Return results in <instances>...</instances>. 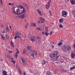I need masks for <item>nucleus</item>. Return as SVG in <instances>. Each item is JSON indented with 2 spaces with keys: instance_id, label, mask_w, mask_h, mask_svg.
I'll list each match as a JSON object with an SVG mask.
<instances>
[{
  "instance_id": "33",
  "label": "nucleus",
  "mask_w": 75,
  "mask_h": 75,
  "mask_svg": "<svg viewBox=\"0 0 75 75\" xmlns=\"http://www.w3.org/2000/svg\"><path fill=\"white\" fill-rule=\"evenodd\" d=\"M19 74H20L21 75L23 74V73L20 70H19Z\"/></svg>"
},
{
  "instance_id": "34",
  "label": "nucleus",
  "mask_w": 75,
  "mask_h": 75,
  "mask_svg": "<svg viewBox=\"0 0 75 75\" xmlns=\"http://www.w3.org/2000/svg\"><path fill=\"white\" fill-rule=\"evenodd\" d=\"M11 62H13V64H15V62L13 61V59L12 58H11Z\"/></svg>"
},
{
  "instance_id": "26",
  "label": "nucleus",
  "mask_w": 75,
  "mask_h": 75,
  "mask_svg": "<svg viewBox=\"0 0 75 75\" xmlns=\"http://www.w3.org/2000/svg\"><path fill=\"white\" fill-rule=\"evenodd\" d=\"M33 51H34V50H30L29 52V54H32V53H33Z\"/></svg>"
},
{
  "instance_id": "16",
  "label": "nucleus",
  "mask_w": 75,
  "mask_h": 75,
  "mask_svg": "<svg viewBox=\"0 0 75 75\" xmlns=\"http://www.w3.org/2000/svg\"><path fill=\"white\" fill-rule=\"evenodd\" d=\"M2 75H7V72L5 70H4L2 72Z\"/></svg>"
},
{
  "instance_id": "38",
  "label": "nucleus",
  "mask_w": 75,
  "mask_h": 75,
  "mask_svg": "<svg viewBox=\"0 0 75 75\" xmlns=\"http://www.w3.org/2000/svg\"><path fill=\"white\" fill-rule=\"evenodd\" d=\"M6 30L7 32H9V28H6Z\"/></svg>"
},
{
  "instance_id": "41",
  "label": "nucleus",
  "mask_w": 75,
  "mask_h": 75,
  "mask_svg": "<svg viewBox=\"0 0 75 75\" xmlns=\"http://www.w3.org/2000/svg\"><path fill=\"white\" fill-rule=\"evenodd\" d=\"M20 7L21 8H23H23H24L23 7V6H22V5H20Z\"/></svg>"
},
{
  "instance_id": "1",
  "label": "nucleus",
  "mask_w": 75,
  "mask_h": 75,
  "mask_svg": "<svg viewBox=\"0 0 75 75\" xmlns=\"http://www.w3.org/2000/svg\"><path fill=\"white\" fill-rule=\"evenodd\" d=\"M62 49L64 52H67V51H70L71 50V47L69 45H67V46L64 45L62 46Z\"/></svg>"
},
{
  "instance_id": "37",
  "label": "nucleus",
  "mask_w": 75,
  "mask_h": 75,
  "mask_svg": "<svg viewBox=\"0 0 75 75\" xmlns=\"http://www.w3.org/2000/svg\"><path fill=\"white\" fill-rule=\"evenodd\" d=\"M59 27L60 28H62V27H63V26H62V24H60L59 25Z\"/></svg>"
},
{
  "instance_id": "48",
  "label": "nucleus",
  "mask_w": 75,
  "mask_h": 75,
  "mask_svg": "<svg viewBox=\"0 0 75 75\" xmlns=\"http://www.w3.org/2000/svg\"><path fill=\"white\" fill-rule=\"evenodd\" d=\"M15 57H16V58H17V57H18V55H17V54H15Z\"/></svg>"
},
{
  "instance_id": "42",
  "label": "nucleus",
  "mask_w": 75,
  "mask_h": 75,
  "mask_svg": "<svg viewBox=\"0 0 75 75\" xmlns=\"http://www.w3.org/2000/svg\"><path fill=\"white\" fill-rule=\"evenodd\" d=\"M31 54H30V56H31L32 57H34V54H33V53H31Z\"/></svg>"
},
{
  "instance_id": "45",
  "label": "nucleus",
  "mask_w": 75,
  "mask_h": 75,
  "mask_svg": "<svg viewBox=\"0 0 75 75\" xmlns=\"http://www.w3.org/2000/svg\"><path fill=\"white\" fill-rule=\"evenodd\" d=\"M0 1L1 3V4H3V0H0Z\"/></svg>"
},
{
  "instance_id": "19",
  "label": "nucleus",
  "mask_w": 75,
  "mask_h": 75,
  "mask_svg": "<svg viewBox=\"0 0 75 75\" xmlns=\"http://www.w3.org/2000/svg\"><path fill=\"white\" fill-rule=\"evenodd\" d=\"M71 58H75V54L74 53H72L71 54Z\"/></svg>"
},
{
  "instance_id": "36",
  "label": "nucleus",
  "mask_w": 75,
  "mask_h": 75,
  "mask_svg": "<svg viewBox=\"0 0 75 75\" xmlns=\"http://www.w3.org/2000/svg\"><path fill=\"white\" fill-rule=\"evenodd\" d=\"M45 30L47 31L48 30V27L46 26L45 27Z\"/></svg>"
},
{
  "instance_id": "20",
  "label": "nucleus",
  "mask_w": 75,
  "mask_h": 75,
  "mask_svg": "<svg viewBox=\"0 0 75 75\" xmlns=\"http://www.w3.org/2000/svg\"><path fill=\"white\" fill-rule=\"evenodd\" d=\"M64 21V19L62 18H60L59 19V23H61Z\"/></svg>"
},
{
  "instance_id": "39",
  "label": "nucleus",
  "mask_w": 75,
  "mask_h": 75,
  "mask_svg": "<svg viewBox=\"0 0 75 75\" xmlns=\"http://www.w3.org/2000/svg\"><path fill=\"white\" fill-rule=\"evenodd\" d=\"M16 11L17 13H18V12H19V11H20V10H19V9H18V8L16 10Z\"/></svg>"
},
{
  "instance_id": "57",
  "label": "nucleus",
  "mask_w": 75,
  "mask_h": 75,
  "mask_svg": "<svg viewBox=\"0 0 75 75\" xmlns=\"http://www.w3.org/2000/svg\"><path fill=\"white\" fill-rule=\"evenodd\" d=\"M11 6H13V3H12V4L11 3Z\"/></svg>"
},
{
  "instance_id": "49",
  "label": "nucleus",
  "mask_w": 75,
  "mask_h": 75,
  "mask_svg": "<svg viewBox=\"0 0 75 75\" xmlns=\"http://www.w3.org/2000/svg\"><path fill=\"white\" fill-rule=\"evenodd\" d=\"M52 31H51L50 32V35H51V34H52Z\"/></svg>"
},
{
  "instance_id": "11",
  "label": "nucleus",
  "mask_w": 75,
  "mask_h": 75,
  "mask_svg": "<svg viewBox=\"0 0 75 75\" xmlns=\"http://www.w3.org/2000/svg\"><path fill=\"white\" fill-rule=\"evenodd\" d=\"M57 45L59 46H61L62 45V41L60 40Z\"/></svg>"
},
{
  "instance_id": "52",
  "label": "nucleus",
  "mask_w": 75,
  "mask_h": 75,
  "mask_svg": "<svg viewBox=\"0 0 75 75\" xmlns=\"http://www.w3.org/2000/svg\"><path fill=\"white\" fill-rule=\"evenodd\" d=\"M17 51V52H16V53H19V51L18 50H17V49H16Z\"/></svg>"
},
{
  "instance_id": "21",
  "label": "nucleus",
  "mask_w": 75,
  "mask_h": 75,
  "mask_svg": "<svg viewBox=\"0 0 75 75\" xmlns=\"http://www.w3.org/2000/svg\"><path fill=\"white\" fill-rule=\"evenodd\" d=\"M25 13V10L24 8H23V10L21 11V13Z\"/></svg>"
},
{
  "instance_id": "17",
  "label": "nucleus",
  "mask_w": 75,
  "mask_h": 75,
  "mask_svg": "<svg viewBox=\"0 0 75 75\" xmlns=\"http://www.w3.org/2000/svg\"><path fill=\"white\" fill-rule=\"evenodd\" d=\"M0 35H1V39H2V40H5V37L3 36V35H2L1 34H0Z\"/></svg>"
},
{
  "instance_id": "29",
  "label": "nucleus",
  "mask_w": 75,
  "mask_h": 75,
  "mask_svg": "<svg viewBox=\"0 0 75 75\" xmlns=\"http://www.w3.org/2000/svg\"><path fill=\"white\" fill-rule=\"evenodd\" d=\"M44 34H45V35L46 36H48L49 34H50V33H48L47 32H46L45 33H44Z\"/></svg>"
},
{
  "instance_id": "64",
  "label": "nucleus",
  "mask_w": 75,
  "mask_h": 75,
  "mask_svg": "<svg viewBox=\"0 0 75 75\" xmlns=\"http://www.w3.org/2000/svg\"><path fill=\"white\" fill-rule=\"evenodd\" d=\"M69 0H66L67 1H69Z\"/></svg>"
},
{
  "instance_id": "47",
  "label": "nucleus",
  "mask_w": 75,
  "mask_h": 75,
  "mask_svg": "<svg viewBox=\"0 0 75 75\" xmlns=\"http://www.w3.org/2000/svg\"><path fill=\"white\" fill-rule=\"evenodd\" d=\"M18 36H15L14 37V39H16V38H17Z\"/></svg>"
},
{
  "instance_id": "6",
  "label": "nucleus",
  "mask_w": 75,
  "mask_h": 75,
  "mask_svg": "<svg viewBox=\"0 0 75 75\" xmlns=\"http://www.w3.org/2000/svg\"><path fill=\"white\" fill-rule=\"evenodd\" d=\"M67 11H63L62 12V15L63 17H66L67 16Z\"/></svg>"
},
{
  "instance_id": "22",
  "label": "nucleus",
  "mask_w": 75,
  "mask_h": 75,
  "mask_svg": "<svg viewBox=\"0 0 75 75\" xmlns=\"http://www.w3.org/2000/svg\"><path fill=\"white\" fill-rule=\"evenodd\" d=\"M21 59L22 62L24 64V63H25V59L23 58H21Z\"/></svg>"
},
{
  "instance_id": "10",
  "label": "nucleus",
  "mask_w": 75,
  "mask_h": 75,
  "mask_svg": "<svg viewBox=\"0 0 75 75\" xmlns=\"http://www.w3.org/2000/svg\"><path fill=\"white\" fill-rule=\"evenodd\" d=\"M5 56L7 57L8 58H10V54H9V53H8L6 52L5 53Z\"/></svg>"
},
{
  "instance_id": "3",
  "label": "nucleus",
  "mask_w": 75,
  "mask_h": 75,
  "mask_svg": "<svg viewBox=\"0 0 75 75\" xmlns=\"http://www.w3.org/2000/svg\"><path fill=\"white\" fill-rule=\"evenodd\" d=\"M25 14H23L20 13L18 14L17 17L18 18L20 17L21 19H22V18H24V17H25Z\"/></svg>"
},
{
  "instance_id": "44",
  "label": "nucleus",
  "mask_w": 75,
  "mask_h": 75,
  "mask_svg": "<svg viewBox=\"0 0 75 75\" xmlns=\"http://www.w3.org/2000/svg\"><path fill=\"white\" fill-rule=\"evenodd\" d=\"M11 45L13 47H14V45L13 43H11Z\"/></svg>"
},
{
  "instance_id": "9",
  "label": "nucleus",
  "mask_w": 75,
  "mask_h": 75,
  "mask_svg": "<svg viewBox=\"0 0 75 75\" xmlns=\"http://www.w3.org/2000/svg\"><path fill=\"white\" fill-rule=\"evenodd\" d=\"M23 5L25 7V8H26L27 10L28 9V7L27 5L26 4H25V3L23 2Z\"/></svg>"
},
{
  "instance_id": "50",
  "label": "nucleus",
  "mask_w": 75,
  "mask_h": 75,
  "mask_svg": "<svg viewBox=\"0 0 75 75\" xmlns=\"http://www.w3.org/2000/svg\"><path fill=\"white\" fill-rule=\"evenodd\" d=\"M75 64V63L74 62H73L71 63V64H72V65H73V64Z\"/></svg>"
},
{
  "instance_id": "8",
  "label": "nucleus",
  "mask_w": 75,
  "mask_h": 75,
  "mask_svg": "<svg viewBox=\"0 0 75 75\" xmlns=\"http://www.w3.org/2000/svg\"><path fill=\"white\" fill-rule=\"evenodd\" d=\"M51 3V1H49L47 3V4L46 5V9L48 10V8H50V3Z\"/></svg>"
},
{
  "instance_id": "62",
  "label": "nucleus",
  "mask_w": 75,
  "mask_h": 75,
  "mask_svg": "<svg viewBox=\"0 0 75 75\" xmlns=\"http://www.w3.org/2000/svg\"><path fill=\"white\" fill-rule=\"evenodd\" d=\"M2 33H5V31H3V32H2Z\"/></svg>"
},
{
  "instance_id": "13",
  "label": "nucleus",
  "mask_w": 75,
  "mask_h": 75,
  "mask_svg": "<svg viewBox=\"0 0 75 75\" xmlns=\"http://www.w3.org/2000/svg\"><path fill=\"white\" fill-rule=\"evenodd\" d=\"M47 62V61H45V60H43L42 63V65H45Z\"/></svg>"
},
{
  "instance_id": "51",
  "label": "nucleus",
  "mask_w": 75,
  "mask_h": 75,
  "mask_svg": "<svg viewBox=\"0 0 75 75\" xmlns=\"http://www.w3.org/2000/svg\"><path fill=\"white\" fill-rule=\"evenodd\" d=\"M37 30H40V28H37Z\"/></svg>"
},
{
  "instance_id": "55",
  "label": "nucleus",
  "mask_w": 75,
  "mask_h": 75,
  "mask_svg": "<svg viewBox=\"0 0 75 75\" xmlns=\"http://www.w3.org/2000/svg\"><path fill=\"white\" fill-rule=\"evenodd\" d=\"M11 44L13 43V41H12V40H11Z\"/></svg>"
},
{
  "instance_id": "4",
  "label": "nucleus",
  "mask_w": 75,
  "mask_h": 75,
  "mask_svg": "<svg viewBox=\"0 0 75 75\" xmlns=\"http://www.w3.org/2000/svg\"><path fill=\"white\" fill-rule=\"evenodd\" d=\"M58 56L56 57L53 58H51L50 59L52 61H58V57L59 56V55L58 54Z\"/></svg>"
},
{
  "instance_id": "59",
  "label": "nucleus",
  "mask_w": 75,
  "mask_h": 75,
  "mask_svg": "<svg viewBox=\"0 0 75 75\" xmlns=\"http://www.w3.org/2000/svg\"><path fill=\"white\" fill-rule=\"evenodd\" d=\"M26 73H25V72H24L23 73V75H25V74H26Z\"/></svg>"
},
{
  "instance_id": "46",
  "label": "nucleus",
  "mask_w": 75,
  "mask_h": 75,
  "mask_svg": "<svg viewBox=\"0 0 75 75\" xmlns=\"http://www.w3.org/2000/svg\"><path fill=\"white\" fill-rule=\"evenodd\" d=\"M25 47H28V44H25Z\"/></svg>"
},
{
  "instance_id": "60",
  "label": "nucleus",
  "mask_w": 75,
  "mask_h": 75,
  "mask_svg": "<svg viewBox=\"0 0 75 75\" xmlns=\"http://www.w3.org/2000/svg\"><path fill=\"white\" fill-rule=\"evenodd\" d=\"M11 3H9L8 5H9V6H10V5H11Z\"/></svg>"
},
{
  "instance_id": "35",
  "label": "nucleus",
  "mask_w": 75,
  "mask_h": 75,
  "mask_svg": "<svg viewBox=\"0 0 75 75\" xmlns=\"http://www.w3.org/2000/svg\"><path fill=\"white\" fill-rule=\"evenodd\" d=\"M32 25L34 27H36V24L35 23H32Z\"/></svg>"
},
{
  "instance_id": "15",
  "label": "nucleus",
  "mask_w": 75,
  "mask_h": 75,
  "mask_svg": "<svg viewBox=\"0 0 75 75\" xmlns=\"http://www.w3.org/2000/svg\"><path fill=\"white\" fill-rule=\"evenodd\" d=\"M40 20H41V23H44V19L41 17L40 18Z\"/></svg>"
},
{
  "instance_id": "12",
  "label": "nucleus",
  "mask_w": 75,
  "mask_h": 75,
  "mask_svg": "<svg viewBox=\"0 0 75 75\" xmlns=\"http://www.w3.org/2000/svg\"><path fill=\"white\" fill-rule=\"evenodd\" d=\"M37 11L38 12V13L40 16H42V14L41 13V11H40V10H39V9H37Z\"/></svg>"
},
{
  "instance_id": "31",
  "label": "nucleus",
  "mask_w": 75,
  "mask_h": 75,
  "mask_svg": "<svg viewBox=\"0 0 75 75\" xmlns=\"http://www.w3.org/2000/svg\"><path fill=\"white\" fill-rule=\"evenodd\" d=\"M27 49L28 50H30V49H31V47L30 46H28L27 47Z\"/></svg>"
},
{
  "instance_id": "53",
  "label": "nucleus",
  "mask_w": 75,
  "mask_h": 75,
  "mask_svg": "<svg viewBox=\"0 0 75 75\" xmlns=\"http://www.w3.org/2000/svg\"><path fill=\"white\" fill-rule=\"evenodd\" d=\"M49 13H50V15H52V13H51V11L50 10H49Z\"/></svg>"
},
{
  "instance_id": "56",
  "label": "nucleus",
  "mask_w": 75,
  "mask_h": 75,
  "mask_svg": "<svg viewBox=\"0 0 75 75\" xmlns=\"http://www.w3.org/2000/svg\"><path fill=\"white\" fill-rule=\"evenodd\" d=\"M51 46H52V48H54V46L53 45H52Z\"/></svg>"
},
{
  "instance_id": "2",
  "label": "nucleus",
  "mask_w": 75,
  "mask_h": 75,
  "mask_svg": "<svg viewBox=\"0 0 75 75\" xmlns=\"http://www.w3.org/2000/svg\"><path fill=\"white\" fill-rule=\"evenodd\" d=\"M58 54L59 52L58 51H55L53 54H50V57L51 58H53L54 57H57Z\"/></svg>"
},
{
  "instance_id": "61",
  "label": "nucleus",
  "mask_w": 75,
  "mask_h": 75,
  "mask_svg": "<svg viewBox=\"0 0 75 75\" xmlns=\"http://www.w3.org/2000/svg\"><path fill=\"white\" fill-rule=\"evenodd\" d=\"M30 73H33V71H30Z\"/></svg>"
},
{
  "instance_id": "24",
  "label": "nucleus",
  "mask_w": 75,
  "mask_h": 75,
  "mask_svg": "<svg viewBox=\"0 0 75 75\" xmlns=\"http://www.w3.org/2000/svg\"><path fill=\"white\" fill-rule=\"evenodd\" d=\"M33 52L34 53V55H37V52L34 50H33Z\"/></svg>"
},
{
  "instance_id": "23",
  "label": "nucleus",
  "mask_w": 75,
  "mask_h": 75,
  "mask_svg": "<svg viewBox=\"0 0 75 75\" xmlns=\"http://www.w3.org/2000/svg\"><path fill=\"white\" fill-rule=\"evenodd\" d=\"M60 62L61 63H62V62H64V60L63 59H61L60 60Z\"/></svg>"
},
{
  "instance_id": "54",
  "label": "nucleus",
  "mask_w": 75,
  "mask_h": 75,
  "mask_svg": "<svg viewBox=\"0 0 75 75\" xmlns=\"http://www.w3.org/2000/svg\"><path fill=\"white\" fill-rule=\"evenodd\" d=\"M73 48H74L75 49V45H74L73 47Z\"/></svg>"
},
{
  "instance_id": "27",
  "label": "nucleus",
  "mask_w": 75,
  "mask_h": 75,
  "mask_svg": "<svg viewBox=\"0 0 75 75\" xmlns=\"http://www.w3.org/2000/svg\"><path fill=\"white\" fill-rule=\"evenodd\" d=\"M72 14H74V17L75 18V10L72 11Z\"/></svg>"
},
{
  "instance_id": "32",
  "label": "nucleus",
  "mask_w": 75,
  "mask_h": 75,
  "mask_svg": "<svg viewBox=\"0 0 75 75\" xmlns=\"http://www.w3.org/2000/svg\"><path fill=\"white\" fill-rule=\"evenodd\" d=\"M6 37L7 38V39H9V36L8 35H7V34H6L5 35Z\"/></svg>"
},
{
  "instance_id": "40",
  "label": "nucleus",
  "mask_w": 75,
  "mask_h": 75,
  "mask_svg": "<svg viewBox=\"0 0 75 75\" xmlns=\"http://www.w3.org/2000/svg\"><path fill=\"white\" fill-rule=\"evenodd\" d=\"M8 52H9V53H12V52H13L12 51L8 50Z\"/></svg>"
},
{
  "instance_id": "30",
  "label": "nucleus",
  "mask_w": 75,
  "mask_h": 75,
  "mask_svg": "<svg viewBox=\"0 0 75 75\" xmlns=\"http://www.w3.org/2000/svg\"><path fill=\"white\" fill-rule=\"evenodd\" d=\"M28 23H27L25 26V28H27V27H28Z\"/></svg>"
},
{
  "instance_id": "43",
  "label": "nucleus",
  "mask_w": 75,
  "mask_h": 75,
  "mask_svg": "<svg viewBox=\"0 0 75 75\" xmlns=\"http://www.w3.org/2000/svg\"><path fill=\"white\" fill-rule=\"evenodd\" d=\"M37 23L38 24H41V22L40 21H38Z\"/></svg>"
},
{
  "instance_id": "14",
  "label": "nucleus",
  "mask_w": 75,
  "mask_h": 75,
  "mask_svg": "<svg viewBox=\"0 0 75 75\" xmlns=\"http://www.w3.org/2000/svg\"><path fill=\"white\" fill-rule=\"evenodd\" d=\"M15 34L16 35H21V32L18 31L17 32V33H16Z\"/></svg>"
},
{
  "instance_id": "28",
  "label": "nucleus",
  "mask_w": 75,
  "mask_h": 75,
  "mask_svg": "<svg viewBox=\"0 0 75 75\" xmlns=\"http://www.w3.org/2000/svg\"><path fill=\"white\" fill-rule=\"evenodd\" d=\"M74 3H75V1L74 0H72L71 1V3L72 4H74Z\"/></svg>"
},
{
  "instance_id": "63",
  "label": "nucleus",
  "mask_w": 75,
  "mask_h": 75,
  "mask_svg": "<svg viewBox=\"0 0 75 75\" xmlns=\"http://www.w3.org/2000/svg\"><path fill=\"white\" fill-rule=\"evenodd\" d=\"M42 34H45V33H44V32H42Z\"/></svg>"
},
{
  "instance_id": "5",
  "label": "nucleus",
  "mask_w": 75,
  "mask_h": 75,
  "mask_svg": "<svg viewBox=\"0 0 75 75\" xmlns=\"http://www.w3.org/2000/svg\"><path fill=\"white\" fill-rule=\"evenodd\" d=\"M28 37L31 41H35V37H31L30 35H29Z\"/></svg>"
},
{
  "instance_id": "7",
  "label": "nucleus",
  "mask_w": 75,
  "mask_h": 75,
  "mask_svg": "<svg viewBox=\"0 0 75 75\" xmlns=\"http://www.w3.org/2000/svg\"><path fill=\"white\" fill-rule=\"evenodd\" d=\"M15 8H16V7H13L12 8L11 10L12 13H14V14H15L17 15L18 13H16V11H15Z\"/></svg>"
},
{
  "instance_id": "58",
  "label": "nucleus",
  "mask_w": 75,
  "mask_h": 75,
  "mask_svg": "<svg viewBox=\"0 0 75 75\" xmlns=\"http://www.w3.org/2000/svg\"><path fill=\"white\" fill-rule=\"evenodd\" d=\"M36 38H37V39H39V36H37V37H36Z\"/></svg>"
},
{
  "instance_id": "18",
  "label": "nucleus",
  "mask_w": 75,
  "mask_h": 75,
  "mask_svg": "<svg viewBox=\"0 0 75 75\" xmlns=\"http://www.w3.org/2000/svg\"><path fill=\"white\" fill-rule=\"evenodd\" d=\"M46 75H51V73L49 71H48L47 72Z\"/></svg>"
},
{
  "instance_id": "25",
  "label": "nucleus",
  "mask_w": 75,
  "mask_h": 75,
  "mask_svg": "<svg viewBox=\"0 0 75 75\" xmlns=\"http://www.w3.org/2000/svg\"><path fill=\"white\" fill-rule=\"evenodd\" d=\"M75 66H74L73 67H72L71 68H70V70L72 71V70H73V69H75Z\"/></svg>"
}]
</instances>
